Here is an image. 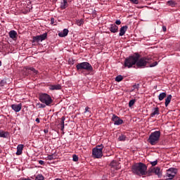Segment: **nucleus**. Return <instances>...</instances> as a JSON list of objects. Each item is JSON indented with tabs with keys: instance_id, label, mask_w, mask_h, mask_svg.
<instances>
[{
	"instance_id": "2f4dec72",
	"label": "nucleus",
	"mask_w": 180,
	"mask_h": 180,
	"mask_svg": "<svg viewBox=\"0 0 180 180\" xmlns=\"http://www.w3.org/2000/svg\"><path fill=\"white\" fill-rule=\"evenodd\" d=\"M76 23L77 26H81V25H84V20H77Z\"/></svg>"
},
{
	"instance_id": "49530a36",
	"label": "nucleus",
	"mask_w": 180,
	"mask_h": 180,
	"mask_svg": "<svg viewBox=\"0 0 180 180\" xmlns=\"http://www.w3.org/2000/svg\"><path fill=\"white\" fill-rule=\"evenodd\" d=\"M162 30L163 32H167V27L162 26Z\"/></svg>"
},
{
	"instance_id": "a211bd4d",
	"label": "nucleus",
	"mask_w": 180,
	"mask_h": 180,
	"mask_svg": "<svg viewBox=\"0 0 180 180\" xmlns=\"http://www.w3.org/2000/svg\"><path fill=\"white\" fill-rule=\"evenodd\" d=\"M49 89L51 91L60 90V89H61V86H60V84H53V85L50 86Z\"/></svg>"
},
{
	"instance_id": "423d86ee",
	"label": "nucleus",
	"mask_w": 180,
	"mask_h": 180,
	"mask_svg": "<svg viewBox=\"0 0 180 180\" xmlns=\"http://www.w3.org/2000/svg\"><path fill=\"white\" fill-rule=\"evenodd\" d=\"M39 99L40 102L44 103L46 106H50V105L53 103V98H51V96H50V95L46 93L39 94Z\"/></svg>"
},
{
	"instance_id": "9d476101",
	"label": "nucleus",
	"mask_w": 180,
	"mask_h": 180,
	"mask_svg": "<svg viewBox=\"0 0 180 180\" xmlns=\"http://www.w3.org/2000/svg\"><path fill=\"white\" fill-rule=\"evenodd\" d=\"M112 122H114V124H115L116 126H120V124H122L123 123L122 120L115 114L112 115Z\"/></svg>"
},
{
	"instance_id": "4468645a",
	"label": "nucleus",
	"mask_w": 180,
	"mask_h": 180,
	"mask_svg": "<svg viewBox=\"0 0 180 180\" xmlns=\"http://www.w3.org/2000/svg\"><path fill=\"white\" fill-rule=\"evenodd\" d=\"M60 9L64 10L68 8V0H62L60 6Z\"/></svg>"
},
{
	"instance_id": "9b49d317",
	"label": "nucleus",
	"mask_w": 180,
	"mask_h": 180,
	"mask_svg": "<svg viewBox=\"0 0 180 180\" xmlns=\"http://www.w3.org/2000/svg\"><path fill=\"white\" fill-rule=\"evenodd\" d=\"M153 174L155 175H158V178H161L162 176V172H161V167H153Z\"/></svg>"
},
{
	"instance_id": "f03ea898",
	"label": "nucleus",
	"mask_w": 180,
	"mask_h": 180,
	"mask_svg": "<svg viewBox=\"0 0 180 180\" xmlns=\"http://www.w3.org/2000/svg\"><path fill=\"white\" fill-rule=\"evenodd\" d=\"M131 171L134 175L138 176H144L147 171V165L143 162L136 163L132 165Z\"/></svg>"
},
{
	"instance_id": "b1692460",
	"label": "nucleus",
	"mask_w": 180,
	"mask_h": 180,
	"mask_svg": "<svg viewBox=\"0 0 180 180\" xmlns=\"http://www.w3.org/2000/svg\"><path fill=\"white\" fill-rule=\"evenodd\" d=\"M110 167H111V168H114V169H117V162L112 160L110 164Z\"/></svg>"
},
{
	"instance_id": "f8f14e48",
	"label": "nucleus",
	"mask_w": 180,
	"mask_h": 180,
	"mask_svg": "<svg viewBox=\"0 0 180 180\" xmlns=\"http://www.w3.org/2000/svg\"><path fill=\"white\" fill-rule=\"evenodd\" d=\"M11 109H13V110L16 112H20V110H22V103L11 105Z\"/></svg>"
},
{
	"instance_id": "c756f323",
	"label": "nucleus",
	"mask_w": 180,
	"mask_h": 180,
	"mask_svg": "<svg viewBox=\"0 0 180 180\" xmlns=\"http://www.w3.org/2000/svg\"><path fill=\"white\" fill-rule=\"evenodd\" d=\"M35 180H44V176H43V174H38L36 176Z\"/></svg>"
},
{
	"instance_id": "e433bc0d",
	"label": "nucleus",
	"mask_w": 180,
	"mask_h": 180,
	"mask_svg": "<svg viewBox=\"0 0 180 180\" xmlns=\"http://www.w3.org/2000/svg\"><path fill=\"white\" fill-rule=\"evenodd\" d=\"M47 158L48 160H49V161H51L52 160H54V155L53 154L49 155H48Z\"/></svg>"
},
{
	"instance_id": "4c0bfd02",
	"label": "nucleus",
	"mask_w": 180,
	"mask_h": 180,
	"mask_svg": "<svg viewBox=\"0 0 180 180\" xmlns=\"http://www.w3.org/2000/svg\"><path fill=\"white\" fill-rule=\"evenodd\" d=\"M150 164L152 165V167H155V165H157V164H158V160H155L153 162H150Z\"/></svg>"
},
{
	"instance_id": "6ab92c4d",
	"label": "nucleus",
	"mask_w": 180,
	"mask_h": 180,
	"mask_svg": "<svg viewBox=\"0 0 180 180\" xmlns=\"http://www.w3.org/2000/svg\"><path fill=\"white\" fill-rule=\"evenodd\" d=\"M68 29H64L62 32L58 33L59 37H65L66 36H68Z\"/></svg>"
},
{
	"instance_id": "c85d7f7f",
	"label": "nucleus",
	"mask_w": 180,
	"mask_h": 180,
	"mask_svg": "<svg viewBox=\"0 0 180 180\" xmlns=\"http://www.w3.org/2000/svg\"><path fill=\"white\" fill-rule=\"evenodd\" d=\"M167 5H169V6H172L174 8V6H175V1L172 0L168 1Z\"/></svg>"
},
{
	"instance_id": "aec40b11",
	"label": "nucleus",
	"mask_w": 180,
	"mask_h": 180,
	"mask_svg": "<svg viewBox=\"0 0 180 180\" xmlns=\"http://www.w3.org/2000/svg\"><path fill=\"white\" fill-rule=\"evenodd\" d=\"M153 112L150 114V117H154L155 115H160V108L158 107H156L153 109Z\"/></svg>"
},
{
	"instance_id": "f257e3e1",
	"label": "nucleus",
	"mask_w": 180,
	"mask_h": 180,
	"mask_svg": "<svg viewBox=\"0 0 180 180\" xmlns=\"http://www.w3.org/2000/svg\"><path fill=\"white\" fill-rule=\"evenodd\" d=\"M77 71L82 72L84 75H89L91 72H94L92 65L88 62H82L76 65Z\"/></svg>"
},
{
	"instance_id": "f704fd0d",
	"label": "nucleus",
	"mask_w": 180,
	"mask_h": 180,
	"mask_svg": "<svg viewBox=\"0 0 180 180\" xmlns=\"http://www.w3.org/2000/svg\"><path fill=\"white\" fill-rule=\"evenodd\" d=\"M64 122H65V117L63 116L61 117V120L60 123V126H64Z\"/></svg>"
},
{
	"instance_id": "bb28decb",
	"label": "nucleus",
	"mask_w": 180,
	"mask_h": 180,
	"mask_svg": "<svg viewBox=\"0 0 180 180\" xmlns=\"http://www.w3.org/2000/svg\"><path fill=\"white\" fill-rule=\"evenodd\" d=\"M115 81H116L117 82H120L121 81H123V76H122L121 75H117V76L115 77Z\"/></svg>"
},
{
	"instance_id": "393cba45",
	"label": "nucleus",
	"mask_w": 180,
	"mask_h": 180,
	"mask_svg": "<svg viewBox=\"0 0 180 180\" xmlns=\"http://www.w3.org/2000/svg\"><path fill=\"white\" fill-rule=\"evenodd\" d=\"M8 132L0 131V137H2L3 139H6L8 137Z\"/></svg>"
},
{
	"instance_id": "09e8293b",
	"label": "nucleus",
	"mask_w": 180,
	"mask_h": 180,
	"mask_svg": "<svg viewBox=\"0 0 180 180\" xmlns=\"http://www.w3.org/2000/svg\"><path fill=\"white\" fill-rule=\"evenodd\" d=\"M35 122H37V123H40V119L36 118Z\"/></svg>"
},
{
	"instance_id": "3c124183",
	"label": "nucleus",
	"mask_w": 180,
	"mask_h": 180,
	"mask_svg": "<svg viewBox=\"0 0 180 180\" xmlns=\"http://www.w3.org/2000/svg\"><path fill=\"white\" fill-rule=\"evenodd\" d=\"M2 65V61L0 60V67Z\"/></svg>"
},
{
	"instance_id": "ea45409f",
	"label": "nucleus",
	"mask_w": 180,
	"mask_h": 180,
	"mask_svg": "<svg viewBox=\"0 0 180 180\" xmlns=\"http://www.w3.org/2000/svg\"><path fill=\"white\" fill-rule=\"evenodd\" d=\"M133 88L134 89H139V88H140V84H134Z\"/></svg>"
},
{
	"instance_id": "cd10ccee",
	"label": "nucleus",
	"mask_w": 180,
	"mask_h": 180,
	"mask_svg": "<svg viewBox=\"0 0 180 180\" xmlns=\"http://www.w3.org/2000/svg\"><path fill=\"white\" fill-rule=\"evenodd\" d=\"M146 175H147L148 176H151V174H153V172H154L153 169H150L148 171L146 170Z\"/></svg>"
},
{
	"instance_id": "8fccbe9b",
	"label": "nucleus",
	"mask_w": 180,
	"mask_h": 180,
	"mask_svg": "<svg viewBox=\"0 0 180 180\" xmlns=\"http://www.w3.org/2000/svg\"><path fill=\"white\" fill-rule=\"evenodd\" d=\"M44 131L45 134H47V133H49V129H44Z\"/></svg>"
},
{
	"instance_id": "7ed1b4c3",
	"label": "nucleus",
	"mask_w": 180,
	"mask_h": 180,
	"mask_svg": "<svg viewBox=\"0 0 180 180\" xmlns=\"http://www.w3.org/2000/svg\"><path fill=\"white\" fill-rule=\"evenodd\" d=\"M140 58V55L139 53H134L133 55L129 56L125 58L124 62V67L127 68H133V65H136V63Z\"/></svg>"
},
{
	"instance_id": "412c9836",
	"label": "nucleus",
	"mask_w": 180,
	"mask_h": 180,
	"mask_svg": "<svg viewBox=\"0 0 180 180\" xmlns=\"http://www.w3.org/2000/svg\"><path fill=\"white\" fill-rule=\"evenodd\" d=\"M172 99V95L169 94L167 96V98H165V103L166 108L169 105Z\"/></svg>"
},
{
	"instance_id": "20e7f679",
	"label": "nucleus",
	"mask_w": 180,
	"mask_h": 180,
	"mask_svg": "<svg viewBox=\"0 0 180 180\" xmlns=\"http://www.w3.org/2000/svg\"><path fill=\"white\" fill-rule=\"evenodd\" d=\"M160 137H161V131H155L152 132L148 139V143H150L151 146H155L160 141Z\"/></svg>"
},
{
	"instance_id": "4be33fe9",
	"label": "nucleus",
	"mask_w": 180,
	"mask_h": 180,
	"mask_svg": "<svg viewBox=\"0 0 180 180\" xmlns=\"http://www.w3.org/2000/svg\"><path fill=\"white\" fill-rule=\"evenodd\" d=\"M166 97H167V93L162 92L159 94L158 99H159V101H163V99Z\"/></svg>"
},
{
	"instance_id": "ddd939ff",
	"label": "nucleus",
	"mask_w": 180,
	"mask_h": 180,
	"mask_svg": "<svg viewBox=\"0 0 180 180\" xmlns=\"http://www.w3.org/2000/svg\"><path fill=\"white\" fill-rule=\"evenodd\" d=\"M109 30L111 33H117L119 32V27L115 24H111L110 25Z\"/></svg>"
},
{
	"instance_id": "a19ab883",
	"label": "nucleus",
	"mask_w": 180,
	"mask_h": 180,
	"mask_svg": "<svg viewBox=\"0 0 180 180\" xmlns=\"http://www.w3.org/2000/svg\"><path fill=\"white\" fill-rule=\"evenodd\" d=\"M129 1L132 2V4H135L136 5L139 4V0H129Z\"/></svg>"
},
{
	"instance_id": "de8ad7c7",
	"label": "nucleus",
	"mask_w": 180,
	"mask_h": 180,
	"mask_svg": "<svg viewBox=\"0 0 180 180\" xmlns=\"http://www.w3.org/2000/svg\"><path fill=\"white\" fill-rule=\"evenodd\" d=\"M61 131H64V125H60Z\"/></svg>"
},
{
	"instance_id": "dca6fc26",
	"label": "nucleus",
	"mask_w": 180,
	"mask_h": 180,
	"mask_svg": "<svg viewBox=\"0 0 180 180\" xmlns=\"http://www.w3.org/2000/svg\"><path fill=\"white\" fill-rule=\"evenodd\" d=\"M23 144H19L17 146V152H16V155H21L22 151H23Z\"/></svg>"
},
{
	"instance_id": "58836bf2",
	"label": "nucleus",
	"mask_w": 180,
	"mask_h": 180,
	"mask_svg": "<svg viewBox=\"0 0 180 180\" xmlns=\"http://www.w3.org/2000/svg\"><path fill=\"white\" fill-rule=\"evenodd\" d=\"M158 65V62L155 61V63H151L149 67L153 68V67H155V65Z\"/></svg>"
},
{
	"instance_id": "c9c22d12",
	"label": "nucleus",
	"mask_w": 180,
	"mask_h": 180,
	"mask_svg": "<svg viewBox=\"0 0 180 180\" xmlns=\"http://www.w3.org/2000/svg\"><path fill=\"white\" fill-rule=\"evenodd\" d=\"M72 160L75 161V162H77L78 161V156L77 155H73Z\"/></svg>"
},
{
	"instance_id": "5701e85b",
	"label": "nucleus",
	"mask_w": 180,
	"mask_h": 180,
	"mask_svg": "<svg viewBox=\"0 0 180 180\" xmlns=\"http://www.w3.org/2000/svg\"><path fill=\"white\" fill-rule=\"evenodd\" d=\"M26 70H30V71H31L32 72V74H34V75H37V74H38V71L36 70V69H34V68H29V67H27L26 68Z\"/></svg>"
},
{
	"instance_id": "72a5a7b5",
	"label": "nucleus",
	"mask_w": 180,
	"mask_h": 180,
	"mask_svg": "<svg viewBox=\"0 0 180 180\" xmlns=\"http://www.w3.org/2000/svg\"><path fill=\"white\" fill-rule=\"evenodd\" d=\"M6 85V80L3 79L0 82V86H5Z\"/></svg>"
},
{
	"instance_id": "39448f33",
	"label": "nucleus",
	"mask_w": 180,
	"mask_h": 180,
	"mask_svg": "<svg viewBox=\"0 0 180 180\" xmlns=\"http://www.w3.org/2000/svg\"><path fill=\"white\" fill-rule=\"evenodd\" d=\"M153 58L149 56H144L139 58L136 63V65L138 68H146L147 67V64H149L150 61H151Z\"/></svg>"
},
{
	"instance_id": "6e6552de",
	"label": "nucleus",
	"mask_w": 180,
	"mask_h": 180,
	"mask_svg": "<svg viewBox=\"0 0 180 180\" xmlns=\"http://www.w3.org/2000/svg\"><path fill=\"white\" fill-rule=\"evenodd\" d=\"M178 172V169L174 167H171L167 170L166 176H167V180H171L175 178V175H176Z\"/></svg>"
},
{
	"instance_id": "c03bdc74",
	"label": "nucleus",
	"mask_w": 180,
	"mask_h": 180,
	"mask_svg": "<svg viewBox=\"0 0 180 180\" xmlns=\"http://www.w3.org/2000/svg\"><path fill=\"white\" fill-rule=\"evenodd\" d=\"M39 164H40V165H44V161L39 160Z\"/></svg>"
},
{
	"instance_id": "a18cd8bd",
	"label": "nucleus",
	"mask_w": 180,
	"mask_h": 180,
	"mask_svg": "<svg viewBox=\"0 0 180 180\" xmlns=\"http://www.w3.org/2000/svg\"><path fill=\"white\" fill-rule=\"evenodd\" d=\"M51 25H54V18H51Z\"/></svg>"
},
{
	"instance_id": "37998d69",
	"label": "nucleus",
	"mask_w": 180,
	"mask_h": 180,
	"mask_svg": "<svg viewBox=\"0 0 180 180\" xmlns=\"http://www.w3.org/2000/svg\"><path fill=\"white\" fill-rule=\"evenodd\" d=\"M121 23H122V21H120V20H117L115 21V24H117V25H121Z\"/></svg>"
},
{
	"instance_id": "7c9ffc66",
	"label": "nucleus",
	"mask_w": 180,
	"mask_h": 180,
	"mask_svg": "<svg viewBox=\"0 0 180 180\" xmlns=\"http://www.w3.org/2000/svg\"><path fill=\"white\" fill-rule=\"evenodd\" d=\"M37 106L39 108V109L44 108L46 106H47L46 104H41L40 103L37 104Z\"/></svg>"
},
{
	"instance_id": "f3484780",
	"label": "nucleus",
	"mask_w": 180,
	"mask_h": 180,
	"mask_svg": "<svg viewBox=\"0 0 180 180\" xmlns=\"http://www.w3.org/2000/svg\"><path fill=\"white\" fill-rule=\"evenodd\" d=\"M8 34H9V37L11 39H13V40H15V39L17 38L16 36H18V32H16V31H15V30H11L9 32Z\"/></svg>"
},
{
	"instance_id": "1a4fd4ad",
	"label": "nucleus",
	"mask_w": 180,
	"mask_h": 180,
	"mask_svg": "<svg viewBox=\"0 0 180 180\" xmlns=\"http://www.w3.org/2000/svg\"><path fill=\"white\" fill-rule=\"evenodd\" d=\"M46 39H47V32L33 37L32 43H39V41H43L46 40Z\"/></svg>"
},
{
	"instance_id": "0eeeda50",
	"label": "nucleus",
	"mask_w": 180,
	"mask_h": 180,
	"mask_svg": "<svg viewBox=\"0 0 180 180\" xmlns=\"http://www.w3.org/2000/svg\"><path fill=\"white\" fill-rule=\"evenodd\" d=\"M103 150V145H98L92 150V155L94 158H102L103 153H102Z\"/></svg>"
},
{
	"instance_id": "79ce46f5",
	"label": "nucleus",
	"mask_w": 180,
	"mask_h": 180,
	"mask_svg": "<svg viewBox=\"0 0 180 180\" xmlns=\"http://www.w3.org/2000/svg\"><path fill=\"white\" fill-rule=\"evenodd\" d=\"M86 112H89V113H91V111H89V107H86L85 108L84 113H86Z\"/></svg>"
},
{
	"instance_id": "a878e982",
	"label": "nucleus",
	"mask_w": 180,
	"mask_h": 180,
	"mask_svg": "<svg viewBox=\"0 0 180 180\" xmlns=\"http://www.w3.org/2000/svg\"><path fill=\"white\" fill-rule=\"evenodd\" d=\"M118 141H126V136L124 134H121L119 137H118Z\"/></svg>"
},
{
	"instance_id": "473e14b6",
	"label": "nucleus",
	"mask_w": 180,
	"mask_h": 180,
	"mask_svg": "<svg viewBox=\"0 0 180 180\" xmlns=\"http://www.w3.org/2000/svg\"><path fill=\"white\" fill-rule=\"evenodd\" d=\"M134 103H136V100L135 99H132L129 102V108H131V106H133V105H134Z\"/></svg>"
},
{
	"instance_id": "2eb2a0df",
	"label": "nucleus",
	"mask_w": 180,
	"mask_h": 180,
	"mask_svg": "<svg viewBox=\"0 0 180 180\" xmlns=\"http://www.w3.org/2000/svg\"><path fill=\"white\" fill-rule=\"evenodd\" d=\"M128 28L129 27H127V25H124L122 27L120 30L119 36H124V34H126V32H127Z\"/></svg>"
}]
</instances>
